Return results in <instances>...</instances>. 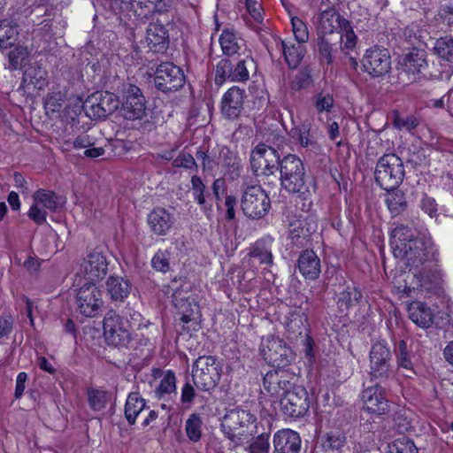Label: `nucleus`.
I'll list each match as a JSON object with an SVG mask.
<instances>
[{"instance_id":"40","label":"nucleus","mask_w":453,"mask_h":453,"mask_svg":"<svg viewBox=\"0 0 453 453\" xmlns=\"http://www.w3.org/2000/svg\"><path fill=\"white\" fill-rule=\"evenodd\" d=\"M362 293L356 287H348L343 290L338 299V306L342 311H347L349 308L357 305L362 300Z\"/></svg>"},{"instance_id":"11","label":"nucleus","mask_w":453,"mask_h":453,"mask_svg":"<svg viewBox=\"0 0 453 453\" xmlns=\"http://www.w3.org/2000/svg\"><path fill=\"white\" fill-rule=\"evenodd\" d=\"M76 297L78 310L85 317H95L104 303L102 291L95 282L85 281Z\"/></svg>"},{"instance_id":"2","label":"nucleus","mask_w":453,"mask_h":453,"mask_svg":"<svg viewBox=\"0 0 453 453\" xmlns=\"http://www.w3.org/2000/svg\"><path fill=\"white\" fill-rule=\"evenodd\" d=\"M242 189L241 207L243 213L250 219L265 217L271 208V200L262 187L246 178Z\"/></svg>"},{"instance_id":"38","label":"nucleus","mask_w":453,"mask_h":453,"mask_svg":"<svg viewBox=\"0 0 453 453\" xmlns=\"http://www.w3.org/2000/svg\"><path fill=\"white\" fill-rule=\"evenodd\" d=\"M30 52L27 47L18 45L8 53L9 69L15 71L26 68Z\"/></svg>"},{"instance_id":"24","label":"nucleus","mask_w":453,"mask_h":453,"mask_svg":"<svg viewBox=\"0 0 453 453\" xmlns=\"http://www.w3.org/2000/svg\"><path fill=\"white\" fill-rule=\"evenodd\" d=\"M106 293L113 302H124L130 295L132 283L127 277L110 275L105 282Z\"/></svg>"},{"instance_id":"7","label":"nucleus","mask_w":453,"mask_h":453,"mask_svg":"<svg viewBox=\"0 0 453 453\" xmlns=\"http://www.w3.org/2000/svg\"><path fill=\"white\" fill-rule=\"evenodd\" d=\"M186 81L182 69L172 62H162L156 69L154 83L157 90L163 93L175 92L180 89Z\"/></svg>"},{"instance_id":"29","label":"nucleus","mask_w":453,"mask_h":453,"mask_svg":"<svg viewBox=\"0 0 453 453\" xmlns=\"http://www.w3.org/2000/svg\"><path fill=\"white\" fill-rule=\"evenodd\" d=\"M273 238L269 236L257 240L249 252V256L258 259L261 265L271 266L273 264Z\"/></svg>"},{"instance_id":"51","label":"nucleus","mask_w":453,"mask_h":453,"mask_svg":"<svg viewBox=\"0 0 453 453\" xmlns=\"http://www.w3.org/2000/svg\"><path fill=\"white\" fill-rule=\"evenodd\" d=\"M312 84L311 71L309 66L302 67L291 83V88L300 90L310 87Z\"/></svg>"},{"instance_id":"18","label":"nucleus","mask_w":453,"mask_h":453,"mask_svg":"<svg viewBox=\"0 0 453 453\" xmlns=\"http://www.w3.org/2000/svg\"><path fill=\"white\" fill-rule=\"evenodd\" d=\"M219 363L215 357H200V389L208 392L214 389L220 378Z\"/></svg>"},{"instance_id":"28","label":"nucleus","mask_w":453,"mask_h":453,"mask_svg":"<svg viewBox=\"0 0 453 453\" xmlns=\"http://www.w3.org/2000/svg\"><path fill=\"white\" fill-rule=\"evenodd\" d=\"M89 102H91L93 114L97 119L107 117L118 107L117 103L112 99V94L108 92L105 93V96H103L102 93H95Z\"/></svg>"},{"instance_id":"14","label":"nucleus","mask_w":453,"mask_h":453,"mask_svg":"<svg viewBox=\"0 0 453 453\" xmlns=\"http://www.w3.org/2000/svg\"><path fill=\"white\" fill-rule=\"evenodd\" d=\"M400 254H403L408 265L418 267L434 256L433 245L429 240L418 237L406 246H400Z\"/></svg>"},{"instance_id":"22","label":"nucleus","mask_w":453,"mask_h":453,"mask_svg":"<svg viewBox=\"0 0 453 453\" xmlns=\"http://www.w3.org/2000/svg\"><path fill=\"white\" fill-rule=\"evenodd\" d=\"M426 55L424 50L413 49L406 54L401 62L403 73L407 74L410 81H414L417 75L423 74L427 69Z\"/></svg>"},{"instance_id":"60","label":"nucleus","mask_w":453,"mask_h":453,"mask_svg":"<svg viewBox=\"0 0 453 453\" xmlns=\"http://www.w3.org/2000/svg\"><path fill=\"white\" fill-rule=\"evenodd\" d=\"M332 45L325 40L324 36H319V52L320 56V60L323 63L330 65L333 63V56H332Z\"/></svg>"},{"instance_id":"54","label":"nucleus","mask_w":453,"mask_h":453,"mask_svg":"<svg viewBox=\"0 0 453 453\" xmlns=\"http://www.w3.org/2000/svg\"><path fill=\"white\" fill-rule=\"evenodd\" d=\"M27 215L35 225L42 226L47 222L48 212L46 209L40 208V205L36 202L33 201L30 205Z\"/></svg>"},{"instance_id":"20","label":"nucleus","mask_w":453,"mask_h":453,"mask_svg":"<svg viewBox=\"0 0 453 453\" xmlns=\"http://www.w3.org/2000/svg\"><path fill=\"white\" fill-rule=\"evenodd\" d=\"M273 443L277 453H299L302 440L297 432L285 428L273 434Z\"/></svg>"},{"instance_id":"15","label":"nucleus","mask_w":453,"mask_h":453,"mask_svg":"<svg viewBox=\"0 0 453 453\" xmlns=\"http://www.w3.org/2000/svg\"><path fill=\"white\" fill-rule=\"evenodd\" d=\"M364 409L371 414L384 415L389 411L386 390L379 385L368 387L362 392Z\"/></svg>"},{"instance_id":"27","label":"nucleus","mask_w":453,"mask_h":453,"mask_svg":"<svg viewBox=\"0 0 453 453\" xmlns=\"http://www.w3.org/2000/svg\"><path fill=\"white\" fill-rule=\"evenodd\" d=\"M409 318L422 328L430 327L434 322V312L426 303L414 301L409 305Z\"/></svg>"},{"instance_id":"39","label":"nucleus","mask_w":453,"mask_h":453,"mask_svg":"<svg viewBox=\"0 0 453 453\" xmlns=\"http://www.w3.org/2000/svg\"><path fill=\"white\" fill-rule=\"evenodd\" d=\"M388 192V195L386 199L388 208L393 216H397L408 207L404 193L397 189V188Z\"/></svg>"},{"instance_id":"42","label":"nucleus","mask_w":453,"mask_h":453,"mask_svg":"<svg viewBox=\"0 0 453 453\" xmlns=\"http://www.w3.org/2000/svg\"><path fill=\"white\" fill-rule=\"evenodd\" d=\"M219 157L221 158L222 166L226 168L229 173L233 175L239 174L241 159L236 154L227 148H223L219 150Z\"/></svg>"},{"instance_id":"57","label":"nucleus","mask_w":453,"mask_h":453,"mask_svg":"<svg viewBox=\"0 0 453 453\" xmlns=\"http://www.w3.org/2000/svg\"><path fill=\"white\" fill-rule=\"evenodd\" d=\"M420 30H403L402 39V45L409 48L413 47V49L418 50V47L421 45L420 40Z\"/></svg>"},{"instance_id":"9","label":"nucleus","mask_w":453,"mask_h":453,"mask_svg":"<svg viewBox=\"0 0 453 453\" xmlns=\"http://www.w3.org/2000/svg\"><path fill=\"white\" fill-rule=\"evenodd\" d=\"M297 376L284 369L271 370L263 377L264 389L271 395L280 397L297 386Z\"/></svg>"},{"instance_id":"47","label":"nucleus","mask_w":453,"mask_h":453,"mask_svg":"<svg viewBox=\"0 0 453 453\" xmlns=\"http://www.w3.org/2000/svg\"><path fill=\"white\" fill-rule=\"evenodd\" d=\"M412 427L411 412L406 410H400L394 416V428L399 434H404Z\"/></svg>"},{"instance_id":"41","label":"nucleus","mask_w":453,"mask_h":453,"mask_svg":"<svg viewBox=\"0 0 453 453\" xmlns=\"http://www.w3.org/2000/svg\"><path fill=\"white\" fill-rule=\"evenodd\" d=\"M66 99V92L62 91L58 86L53 87L44 98V108L47 111L58 112L63 107Z\"/></svg>"},{"instance_id":"26","label":"nucleus","mask_w":453,"mask_h":453,"mask_svg":"<svg viewBox=\"0 0 453 453\" xmlns=\"http://www.w3.org/2000/svg\"><path fill=\"white\" fill-rule=\"evenodd\" d=\"M394 351L397 366L404 371V376L410 378L415 374L411 347L404 340H400L395 342Z\"/></svg>"},{"instance_id":"12","label":"nucleus","mask_w":453,"mask_h":453,"mask_svg":"<svg viewBox=\"0 0 453 453\" xmlns=\"http://www.w3.org/2000/svg\"><path fill=\"white\" fill-rule=\"evenodd\" d=\"M362 65L371 76L382 77L391 70V57L387 49L374 46L365 51Z\"/></svg>"},{"instance_id":"33","label":"nucleus","mask_w":453,"mask_h":453,"mask_svg":"<svg viewBox=\"0 0 453 453\" xmlns=\"http://www.w3.org/2000/svg\"><path fill=\"white\" fill-rule=\"evenodd\" d=\"M32 199L51 212L58 211L60 207L59 196L53 190L38 188L32 195Z\"/></svg>"},{"instance_id":"35","label":"nucleus","mask_w":453,"mask_h":453,"mask_svg":"<svg viewBox=\"0 0 453 453\" xmlns=\"http://www.w3.org/2000/svg\"><path fill=\"white\" fill-rule=\"evenodd\" d=\"M208 143L207 148L200 150V157H202L203 171L213 173L219 166L218 155L219 156V149L217 144L211 146V139H204L203 143Z\"/></svg>"},{"instance_id":"13","label":"nucleus","mask_w":453,"mask_h":453,"mask_svg":"<svg viewBox=\"0 0 453 453\" xmlns=\"http://www.w3.org/2000/svg\"><path fill=\"white\" fill-rule=\"evenodd\" d=\"M121 111L125 119H141L145 115L146 101L142 89L130 84L124 94Z\"/></svg>"},{"instance_id":"6","label":"nucleus","mask_w":453,"mask_h":453,"mask_svg":"<svg viewBox=\"0 0 453 453\" xmlns=\"http://www.w3.org/2000/svg\"><path fill=\"white\" fill-rule=\"evenodd\" d=\"M256 421V418L249 411L240 408L228 410L223 417L221 427L224 434L234 443H239L242 436L249 432V428Z\"/></svg>"},{"instance_id":"36","label":"nucleus","mask_w":453,"mask_h":453,"mask_svg":"<svg viewBox=\"0 0 453 453\" xmlns=\"http://www.w3.org/2000/svg\"><path fill=\"white\" fill-rule=\"evenodd\" d=\"M346 441L345 434L339 430L330 431L321 437L322 448L330 452H341Z\"/></svg>"},{"instance_id":"25","label":"nucleus","mask_w":453,"mask_h":453,"mask_svg":"<svg viewBox=\"0 0 453 453\" xmlns=\"http://www.w3.org/2000/svg\"><path fill=\"white\" fill-rule=\"evenodd\" d=\"M147 222L155 234L165 235L173 224V218L165 208L156 207L149 213Z\"/></svg>"},{"instance_id":"59","label":"nucleus","mask_w":453,"mask_h":453,"mask_svg":"<svg viewBox=\"0 0 453 453\" xmlns=\"http://www.w3.org/2000/svg\"><path fill=\"white\" fill-rule=\"evenodd\" d=\"M234 67L232 71V81H243L249 79V72L245 65V60L234 58Z\"/></svg>"},{"instance_id":"10","label":"nucleus","mask_w":453,"mask_h":453,"mask_svg":"<svg viewBox=\"0 0 453 453\" xmlns=\"http://www.w3.org/2000/svg\"><path fill=\"white\" fill-rule=\"evenodd\" d=\"M280 409L285 416L292 418L303 417L310 407L308 392L303 386H296L280 397Z\"/></svg>"},{"instance_id":"4","label":"nucleus","mask_w":453,"mask_h":453,"mask_svg":"<svg viewBox=\"0 0 453 453\" xmlns=\"http://www.w3.org/2000/svg\"><path fill=\"white\" fill-rule=\"evenodd\" d=\"M375 180L383 189H395L404 178V167L402 159L395 154H385L377 162Z\"/></svg>"},{"instance_id":"30","label":"nucleus","mask_w":453,"mask_h":453,"mask_svg":"<svg viewBox=\"0 0 453 453\" xmlns=\"http://www.w3.org/2000/svg\"><path fill=\"white\" fill-rule=\"evenodd\" d=\"M316 23L320 28H347L349 26V20L333 7L321 11Z\"/></svg>"},{"instance_id":"49","label":"nucleus","mask_w":453,"mask_h":453,"mask_svg":"<svg viewBox=\"0 0 453 453\" xmlns=\"http://www.w3.org/2000/svg\"><path fill=\"white\" fill-rule=\"evenodd\" d=\"M438 26H453V0H444L436 17Z\"/></svg>"},{"instance_id":"64","label":"nucleus","mask_w":453,"mask_h":453,"mask_svg":"<svg viewBox=\"0 0 453 453\" xmlns=\"http://www.w3.org/2000/svg\"><path fill=\"white\" fill-rule=\"evenodd\" d=\"M18 30H0V48L8 49L18 41Z\"/></svg>"},{"instance_id":"1","label":"nucleus","mask_w":453,"mask_h":453,"mask_svg":"<svg viewBox=\"0 0 453 453\" xmlns=\"http://www.w3.org/2000/svg\"><path fill=\"white\" fill-rule=\"evenodd\" d=\"M281 188L291 195L306 199L310 195L311 179L306 173L302 159L295 154L281 158L279 168Z\"/></svg>"},{"instance_id":"46","label":"nucleus","mask_w":453,"mask_h":453,"mask_svg":"<svg viewBox=\"0 0 453 453\" xmlns=\"http://www.w3.org/2000/svg\"><path fill=\"white\" fill-rule=\"evenodd\" d=\"M108 393L105 390L89 388L88 390V402L89 407L95 411H100L106 406Z\"/></svg>"},{"instance_id":"5","label":"nucleus","mask_w":453,"mask_h":453,"mask_svg":"<svg viewBox=\"0 0 453 453\" xmlns=\"http://www.w3.org/2000/svg\"><path fill=\"white\" fill-rule=\"evenodd\" d=\"M104 336L109 345L116 347H129L132 334L129 331V323L125 321L124 316L114 310L107 311L104 318Z\"/></svg>"},{"instance_id":"61","label":"nucleus","mask_w":453,"mask_h":453,"mask_svg":"<svg viewBox=\"0 0 453 453\" xmlns=\"http://www.w3.org/2000/svg\"><path fill=\"white\" fill-rule=\"evenodd\" d=\"M173 165L177 168L191 169L197 165L194 157L189 152L183 150L173 159Z\"/></svg>"},{"instance_id":"17","label":"nucleus","mask_w":453,"mask_h":453,"mask_svg":"<svg viewBox=\"0 0 453 453\" xmlns=\"http://www.w3.org/2000/svg\"><path fill=\"white\" fill-rule=\"evenodd\" d=\"M85 272V280L98 281L105 277L108 272V261L103 252L91 251L82 264Z\"/></svg>"},{"instance_id":"58","label":"nucleus","mask_w":453,"mask_h":453,"mask_svg":"<svg viewBox=\"0 0 453 453\" xmlns=\"http://www.w3.org/2000/svg\"><path fill=\"white\" fill-rule=\"evenodd\" d=\"M269 434H262L249 446V453H269Z\"/></svg>"},{"instance_id":"21","label":"nucleus","mask_w":453,"mask_h":453,"mask_svg":"<svg viewBox=\"0 0 453 453\" xmlns=\"http://www.w3.org/2000/svg\"><path fill=\"white\" fill-rule=\"evenodd\" d=\"M245 91L234 86L223 96L221 101L222 114L228 119H237L243 110V98Z\"/></svg>"},{"instance_id":"48","label":"nucleus","mask_w":453,"mask_h":453,"mask_svg":"<svg viewBox=\"0 0 453 453\" xmlns=\"http://www.w3.org/2000/svg\"><path fill=\"white\" fill-rule=\"evenodd\" d=\"M156 393L159 398L166 394L176 393V377L173 371H167L165 373Z\"/></svg>"},{"instance_id":"43","label":"nucleus","mask_w":453,"mask_h":453,"mask_svg":"<svg viewBox=\"0 0 453 453\" xmlns=\"http://www.w3.org/2000/svg\"><path fill=\"white\" fill-rule=\"evenodd\" d=\"M312 103L318 113H330L334 106V98L330 92L322 90L312 97Z\"/></svg>"},{"instance_id":"3","label":"nucleus","mask_w":453,"mask_h":453,"mask_svg":"<svg viewBox=\"0 0 453 453\" xmlns=\"http://www.w3.org/2000/svg\"><path fill=\"white\" fill-rule=\"evenodd\" d=\"M250 163L252 173L257 177L273 179V182L278 180L277 172L281 164L279 152L273 147L259 143L250 154Z\"/></svg>"},{"instance_id":"34","label":"nucleus","mask_w":453,"mask_h":453,"mask_svg":"<svg viewBox=\"0 0 453 453\" xmlns=\"http://www.w3.org/2000/svg\"><path fill=\"white\" fill-rule=\"evenodd\" d=\"M219 43L224 54L229 57H234L244 46L243 40L238 37L234 30H223L219 37Z\"/></svg>"},{"instance_id":"37","label":"nucleus","mask_w":453,"mask_h":453,"mask_svg":"<svg viewBox=\"0 0 453 453\" xmlns=\"http://www.w3.org/2000/svg\"><path fill=\"white\" fill-rule=\"evenodd\" d=\"M418 238L415 231L407 226L400 225L395 226L391 234V246L395 251H400V246H406L407 243Z\"/></svg>"},{"instance_id":"8","label":"nucleus","mask_w":453,"mask_h":453,"mask_svg":"<svg viewBox=\"0 0 453 453\" xmlns=\"http://www.w3.org/2000/svg\"><path fill=\"white\" fill-rule=\"evenodd\" d=\"M391 357V351L386 342H377L372 345L369 353V374L372 380L385 381L389 378L392 373Z\"/></svg>"},{"instance_id":"53","label":"nucleus","mask_w":453,"mask_h":453,"mask_svg":"<svg viewBox=\"0 0 453 453\" xmlns=\"http://www.w3.org/2000/svg\"><path fill=\"white\" fill-rule=\"evenodd\" d=\"M170 252L165 250H157L151 259L152 267L162 273H166L170 268L169 263Z\"/></svg>"},{"instance_id":"52","label":"nucleus","mask_w":453,"mask_h":453,"mask_svg":"<svg viewBox=\"0 0 453 453\" xmlns=\"http://www.w3.org/2000/svg\"><path fill=\"white\" fill-rule=\"evenodd\" d=\"M434 51L444 59L453 57V37L443 36L439 38L435 42Z\"/></svg>"},{"instance_id":"62","label":"nucleus","mask_w":453,"mask_h":453,"mask_svg":"<svg viewBox=\"0 0 453 453\" xmlns=\"http://www.w3.org/2000/svg\"><path fill=\"white\" fill-rule=\"evenodd\" d=\"M419 207L429 217H437L438 204L434 198L425 194L420 200Z\"/></svg>"},{"instance_id":"63","label":"nucleus","mask_w":453,"mask_h":453,"mask_svg":"<svg viewBox=\"0 0 453 453\" xmlns=\"http://www.w3.org/2000/svg\"><path fill=\"white\" fill-rule=\"evenodd\" d=\"M186 434L189 440L198 441V413H192L186 422Z\"/></svg>"},{"instance_id":"45","label":"nucleus","mask_w":453,"mask_h":453,"mask_svg":"<svg viewBox=\"0 0 453 453\" xmlns=\"http://www.w3.org/2000/svg\"><path fill=\"white\" fill-rule=\"evenodd\" d=\"M420 119L415 115H400L395 114L393 119V125L399 130H405L412 133L420 124Z\"/></svg>"},{"instance_id":"23","label":"nucleus","mask_w":453,"mask_h":453,"mask_svg":"<svg viewBox=\"0 0 453 453\" xmlns=\"http://www.w3.org/2000/svg\"><path fill=\"white\" fill-rule=\"evenodd\" d=\"M297 267L305 280H315L321 273V263L312 250H303L297 259Z\"/></svg>"},{"instance_id":"44","label":"nucleus","mask_w":453,"mask_h":453,"mask_svg":"<svg viewBox=\"0 0 453 453\" xmlns=\"http://www.w3.org/2000/svg\"><path fill=\"white\" fill-rule=\"evenodd\" d=\"M387 453H418V448L408 437L403 436L388 444Z\"/></svg>"},{"instance_id":"19","label":"nucleus","mask_w":453,"mask_h":453,"mask_svg":"<svg viewBox=\"0 0 453 453\" xmlns=\"http://www.w3.org/2000/svg\"><path fill=\"white\" fill-rule=\"evenodd\" d=\"M48 85V72L42 65H28L23 72L20 88L24 90H43Z\"/></svg>"},{"instance_id":"56","label":"nucleus","mask_w":453,"mask_h":453,"mask_svg":"<svg viewBox=\"0 0 453 453\" xmlns=\"http://www.w3.org/2000/svg\"><path fill=\"white\" fill-rule=\"evenodd\" d=\"M297 139L300 144L305 148H315L317 145L316 138L311 134L309 124L301 125L298 129Z\"/></svg>"},{"instance_id":"16","label":"nucleus","mask_w":453,"mask_h":453,"mask_svg":"<svg viewBox=\"0 0 453 453\" xmlns=\"http://www.w3.org/2000/svg\"><path fill=\"white\" fill-rule=\"evenodd\" d=\"M263 352L265 360L278 369H284L294 359L292 350L279 338L268 341L266 349H264Z\"/></svg>"},{"instance_id":"31","label":"nucleus","mask_w":453,"mask_h":453,"mask_svg":"<svg viewBox=\"0 0 453 453\" xmlns=\"http://www.w3.org/2000/svg\"><path fill=\"white\" fill-rule=\"evenodd\" d=\"M145 408L146 401L139 392L128 394L124 407V415L129 426L135 424L137 417Z\"/></svg>"},{"instance_id":"32","label":"nucleus","mask_w":453,"mask_h":453,"mask_svg":"<svg viewBox=\"0 0 453 453\" xmlns=\"http://www.w3.org/2000/svg\"><path fill=\"white\" fill-rule=\"evenodd\" d=\"M169 30H146V42L149 50L163 54L169 46Z\"/></svg>"},{"instance_id":"55","label":"nucleus","mask_w":453,"mask_h":453,"mask_svg":"<svg viewBox=\"0 0 453 453\" xmlns=\"http://www.w3.org/2000/svg\"><path fill=\"white\" fill-rule=\"evenodd\" d=\"M283 53L285 59L290 68H296L303 58V54L298 48L295 46L288 47L285 42H282Z\"/></svg>"},{"instance_id":"50","label":"nucleus","mask_w":453,"mask_h":453,"mask_svg":"<svg viewBox=\"0 0 453 453\" xmlns=\"http://www.w3.org/2000/svg\"><path fill=\"white\" fill-rule=\"evenodd\" d=\"M233 59H221L216 67L215 82L219 85L222 84L226 79L232 81V71L234 67Z\"/></svg>"}]
</instances>
